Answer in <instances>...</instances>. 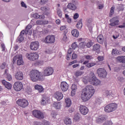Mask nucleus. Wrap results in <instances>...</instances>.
Wrapping results in <instances>:
<instances>
[{"label":"nucleus","mask_w":125,"mask_h":125,"mask_svg":"<svg viewBox=\"0 0 125 125\" xmlns=\"http://www.w3.org/2000/svg\"><path fill=\"white\" fill-rule=\"evenodd\" d=\"M71 47L73 49H76L78 47V44H77V42H73L71 45Z\"/></svg>","instance_id":"a19ab883"},{"label":"nucleus","mask_w":125,"mask_h":125,"mask_svg":"<svg viewBox=\"0 0 125 125\" xmlns=\"http://www.w3.org/2000/svg\"><path fill=\"white\" fill-rule=\"evenodd\" d=\"M72 52H73V49L69 48L68 50L67 53L68 54H72Z\"/></svg>","instance_id":"680f3d73"},{"label":"nucleus","mask_w":125,"mask_h":125,"mask_svg":"<svg viewBox=\"0 0 125 125\" xmlns=\"http://www.w3.org/2000/svg\"><path fill=\"white\" fill-rule=\"evenodd\" d=\"M53 106L56 108V109H60L61 108V104H60V103H56L55 102L53 104Z\"/></svg>","instance_id":"7c9ffc66"},{"label":"nucleus","mask_w":125,"mask_h":125,"mask_svg":"<svg viewBox=\"0 0 125 125\" xmlns=\"http://www.w3.org/2000/svg\"><path fill=\"white\" fill-rule=\"evenodd\" d=\"M66 105L65 107H70L71 106V104H72L71 102V99L70 98H66L65 99Z\"/></svg>","instance_id":"cd10ccee"},{"label":"nucleus","mask_w":125,"mask_h":125,"mask_svg":"<svg viewBox=\"0 0 125 125\" xmlns=\"http://www.w3.org/2000/svg\"><path fill=\"white\" fill-rule=\"evenodd\" d=\"M40 47V43L38 41L30 42L29 47L31 50H38Z\"/></svg>","instance_id":"1a4fd4ad"},{"label":"nucleus","mask_w":125,"mask_h":125,"mask_svg":"<svg viewBox=\"0 0 125 125\" xmlns=\"http://www.w3.org/2000/svg\"><path fill=\"white\" fill-rule=\"evenodd\" d=\"M118 28H122L123 29H125V22L123 23V25L118 26Z\"/></svg>","instance_id":"774afa93"},{"label":"nucleus","mask_w":125,"mask_h":125,"mask_svg":"<svg viewBox=\"0 0 125 125\" xmlns=\"http://www.w3.org/2000/svg\"><path fill=\"white\" fill-rule=\"evenodd\" d=\"M57 14L59 17H60V18L62 17V11H61V10H60V9L59 8H58L57 9Z\"/></svg>","instance_id":"c9c22d12"},{"label":"nucleus","mask_w":125,"mask_h":125,"mask_svg":"<svg viewBox=\"0 0 125 125\" xmlns=\"http://www.w3.org/2000/svg\"><path fill=\"white\" fill-rule=\"evenodd\" d=\"M5 77L6 79H7V80L9 81H10L11 80H12V77L10 74H6V75H5Z\"/></svg>","instance_id":"58836bf2"},{"label":"nucleus","mask_w":125,"mask_h":125,"mask_svg":"<svg viewBox=\"0 0 125 125\" xmlns=\"http://www.w3.org/2000/svg\"><path fill=\"white\" fill-rule=\"evenodd\" d=\"M80 45L82 48H86V45H85V43L84 42H82L80 43Z\"/></svg>","instance_id":"79ce46f5"},{"label":"nucleus","mask_w":125,"mask_h":125,"mask_svg":"<svg viewBox=\"0 0 125 125\" xmlns=\"http://www.w3.org/2000/svg\"><path fill=\"white\" fill-rule=\"evenodd\" d=\"M82 20L83 19H80L76 24L77 28H78V29H79V30H81V29H82V27H83V22H82Z\"/></svg>","instance_id":"a878e982"},{"label":"nucleus","mask_w":125,"mask_h":125,"mask_svg":"<svg viewBox=\"0 0 125 125\" xmlns=\"http://www.w3.org/2000/svg\"><path fill=\"white\" fill-rule=\"evenodd\" d=\"M74 121H79L80 120V115L76 114L74 117Z\"/></svg>","instance_id":"49530a36"},{"label":"nucleus","mask_w":125,"mask_h":125,"mask_svg":"<svg viewBox=\"0 0 125 125\" xmlns=\"http://www.w3.org/2000/svg\"><path fill=\"white\" fill-rule=\"evenodd\" d=\"M76 90H72L71 93V96H75V95L76 94Z\"/></svg>","instance_id":"052dcab7"},{"label":"nucleus","mask_w":125,"mask_h":125,"mask_svg":"<svg viewBox=\"0 0 125 125\" xmlns=\"http://www.w3.org/2000/svg\"><path fill=\"white\" fill-rule=\"evenodd\" d=\"M100 45L99 44H96L93 46V50L96 51L97 53H99L100 52Z\"/></svg>","instance_id":"412c9836"},{"label":"nucleus","mask_w":125,"mask_h":125,"mask_svg":"<svg viewBox=\"0 0 125 125\" xmlns=\"http://www.w3.org/2000/svg\"><path fill=\"white\" fill-rule=\"evenodd\" d=\"M71 58V54H68L66 55V59L67 60H70V59Z\"/></svg>","instance_id":"69168bd1"},{"label":"nucleus","mask_w":125,"mask_h":125,"mask_svg":"<svg viewBox=\"0 0 125 125\" xmlns=\"http://www.w3.org/2000/svg\"><path fill=\"white\" fill-rule=\"evenodd\" d=\"M118 6H117V8L119 10H124V7H123V5H119L118 4Z\"/></svg>","instance_id":"864d4df0"},{"label":"nucleus","mask_w":125,"mask_h":125,"mask_svg":"<svg viewBox=\"0 0 125 125\" xmlns=\"http://www.w3.org/2000/svg\"><path fill=\"white\" fill-rule=\"evenodd\" d=\"M16 60H17V65H19V66H20V65H23L24 62H23L21 55H17L15 56L13 58V63H14Z\"/></svg>","instance_id":"6e6552de"},{"label":"nucleus","mask_w":125,"mask_h":125,"mask_svg":"<svg viewBox=\"0 0 125 125\" xmlns=\"http://www.w3.org/2000/svg\"><path fill=\"white\" fill-rule=\"evenodd\" d=\"M95 63L93 62H90L89 63H87L86 66L87 67V68H91V67H93V66H95Z\"/></svg>","instance_id":"ea45409f"},{"label":"nucleus","mask_w":125,"mask_h":125,"mask_svg":"<svg viewBox=\"0 0 125 125\" xmlns=\"http://www.w3.org/2000/svg\"><path fill=\"white\" fill-rule=\"evenodd\" d=\"M78 58V55L76 54L75 53H73L72 55L71 59L74 60V59H77Z\"/></svg>","instance_id":"c03bdc74"},{"label":"nucleus","mask_w":125,"mask_h":125,"mask_svg":"<svg viewBox=\"0 0 125 125\" xmlns=\"http://www.w3.org/2000/svg\"><path fill=\"white\" fill-rule=\"evenodd\" d=\"M21 5L22 7H24V8H27V5H26V4L24 3V2H23V1L21 2Z\"/></svg>","instance_id":"13d9d810"},{"label":"nucleus","mask_w":125,"mask_h":125,"mask_svg":"<svg viewBox=\"0 0 125 125\" xmlns=\"http://www.w3.org/2000/svg\"><path fill=\"white\" fill-rule=\"evenodd\" d=\"M6 65V63H5V62L3 63L2 65L0 66V68L2 69H4V68H5Z\"/></svg>","instance_id":"e2e57ef3"},{"label":"nucleus","mask_w":125,"mask_h":125,"mask_svg":"<svg viewBox=\"0 0 125 125\" xmlns=\"http://www.w3.org/2000/svg\"><path fill=\"white\" fill-rule=\"evenodd\" d=\"M80 111L82 115H86L88 113V108L84 105H80Z\"/></svg>","instance_id":"4468645a"},{"label":"nucleus","mask_w":125,"mask_h":125,"mask_svg":"<svg viewBox=\"0 0 125 125\" xmlns=\"http://www.w3.org/2000/svg\"><path fill=\"white\" fill-rule=\"evenodd\" d=\"M107 120V116L106 115H101L96 120V122L97 124H102L103 123L104 121H106Z\"/></svg>","instance_id":"a211bd4d"},{"label":"nucleus","mask_w":125,"mask_h":125,"mask_svg":"<svg viewBox=\"0 0 125 125\" xmlns=\"http://www.w3.org/2000/svg\"><path fill=\"white\" fill-rule=\"evenodd\" d=\"M94 94V88L91 85H88L83 89L81 94V99L83 101L86 102L90 99L92 96Z\"/></svg>","instance_id":"f257e3e1"},{"label":"nucleus","mask_w":125,"mask_h":125,"mask_svg":"<svg viewBox=\"0 0 125 125\" xmlns=\"http://www.w3.org/2000/svg\"><path fill=\"white\" fill-rule=\"evenodd\" d=\"M124 57V56H119L117 57V60H118L119 61H120V62H123V58Z\"/></svg>","instance_id":"4d7b16f0"},{"label":"nucleus","mask_w":125,"mask_h":125,"mask_svg":"<svg viewBox=\"0 0 125 125\" xmlns=\"http://www.w3.org/2000/svg\"><path fill=\"white\" fill-rule=\"evenodd\" d=\"M91 46H92V42H88L86 44V47L89 48L91 47Z\"/></svg>","instance_id":"de8ad7c7"},{"label":"nucleus","mask_w":125,"mask_h":125,"mask_svg":"<svg viewBox=\"0 0 125 125\" xmlns=\"http://www.w3.org/2000/svg\"><path fill=\"white\" fill-rule=\"evenodd\" d=\"M117 18L115 17L110 20V22H111L109 25L112 26V27H115V26H117L119 25V23L120 21L119 20H116Z\"/></svg>","instance_id":"2eb2a0df"},{"label":"nucleus","mask_w":125,"mask_h":125,"mask_svg":"<svg viewBox=\"0 0 125 125\" xmlns=\"http://www.w3.org/2000/svg\"><path fill=\"white\" fill-rule=\"evenodd\" d=\"M67 8H69V9H71V10H76V9H77V7L76 6V5L72 3H69L67 5Z\"/></svg>","instance_id":"4be33fe9"},{"label":"nucleus","mask_w":125,"mask_h":125,"mask_svg":"<svg viewBox=\"0 0 125 125\" xmlns=\"http://www.w3.org/2000/svg\"><path fill=\"white\" fill-rule=\"evenodd\" d=\"M99 61H103L104 60V57L103 56H100L98 57Z\"/></svg>","instance_id":"6e6d98bb"},{"label":"nucleus","mask_w":125,"mask_h":125,"mask_svg":"<svg viewBox=\"0 0 125 125\" xmlns=\"http://www.w3.org/2000/svg\"><path fill=\"white\" fill-rule=\"evenodd\" d=\"M35 88L38 90L39 92H42L43 91V87L42 85L37 84L35 86Z\"/></svg>","instance_id":"b1692460"},{"label":"nucleus","mask_w":125,"mask_h":125,"mask_svg":"<svg viewBox=\"0 0 125 125\" xmlns=\"http://www.w3.org/2000/svg\"><path fill=\"white\" fill-rule=\"evenodd\" d=\"M54 98H56L58 101H60L63 99V94L60 92H56L54 95Z\"/></svg>","instance_id":"f3484780"},{"label":"nucleus","mask_w":125,"mask_h":125,"mask_svg":"<svg viewBox=\"0 0 125 125\" xmlns=\"http://www.w3.org/2000/svg\"><path fill=\"white\" fill-rule=\"evenodd\" d=\"M97 39V41H98V42H99L101 44L103 43V42H104V39L103 38V36H102L101 35H100V36H98Z\"/></svg>","instance_id":"bb28decb"},{"label":"nucleus","mask_w":125,"mask_h":125,"mask_svg":"<svg viewBox=\"0 0 125 125\" xmlns=\"http://www.w3.org/2000/svg\"><path fill=\"white\" fill-rule=\"evenodd\" d=\"M71 34L73 37H75V38H78L79 37V35L80 33H79V31L77 29H74L71 31Z\"/></svg>","instance_id":"5701e85b"},{"label":"nucleus","mask_w":125,"mask_h":125,"mask_svg":"<svg viewBox=\"0 0 125 125\" xmlns=\"http://www.w3.org/2000/svg\"><path fill=\"white\" fill-rule=\"evenodd\" d=\"M29 77L31 81L34 83L42 82L43 81V74H41V72L38 70H31L29 74Z\"/></svg>","instance_id":"f03ea898"},{"label":"nucleus","mask_w":125,"mask_h":125,"mask_svg":"<svg viewBox=\"0 0 125 125\" xmlns=\"http://www.w3.org/2000/svg\"><path fill=\"white\" fill-rule=\"evenodd\" d=\"M64 124L65 125H71L72 124V121L69 118H66L64 120Z\"/></svg>","instance_id":"c756f323"},{"label":"nucleus","mask_w":125,"mask_h":125,"mask_svg":"<svg viewBox=\"0 0 125 125\" xmlns=\"http://www.w3.org/2000/svg\"><path fill=\"white\" fill-rule=\"evenodd\" d=\"M61 88L63 92L67 91L69 88V84L66 82H62L61 83Z\"/></svg>","instance_id":"ddd939ff"},{"label":"nucleus","mask_w":125,"mask_h":125,"mask_svg":"<svg viewBox=\"0 0 125 125\" xmlns=\"http://www.w3.org/2000/svg\"><path fill=\"white\" fill-rule=\"evenodd\" d=\"M15 77L18 81H22L24 79L23 73L21 71H19L15 74Z\"/></svg>","instance_id":"dca6fc26"},{"label":"nucleus","mask_w":125,"mask_h":125,"mask_svg":"<svg viewBox=\"0 0 125 125\" xmlns=\"http://www.w3.org/2000/svg\"><path fill=\"white\" fill-rule=\"evenodd\" d=\"M17 104L22 108H26L29 105V103L27 100L25 99H19L17 101Z\"/></svg>","instance_id":"0eeeda50"},{"label":"nucleus","mask_w":125,"mask_h":125,"mask_svg":"<svg viewBox=\"0 0 125 125\" xmlns=\"http://www.w3.org/2000/svg\"><path fill=\"white\" fill-rule=\"evenodd\" d=\"M87 25L88 28H89V24H91L92 22V19L91 18H88L86 20Z\"/></svg>","instance_id":"72a5a7b5"},{"label":"nucleus","mask_w":125,"mask_h":125,"mask_svg":"<svg viewBox=\"0 0 125 125\" xmlns=\"http://www.w3.org/2000/svg\"><path fill=\"white\" fill-rule=\"evenodd\" d=\"M33 18H35V19H39V14H34L33 15Z\"/></svg>","instance_id":"603ef678"},{"label":"nucleus","mask_w":125,"mask_h":125,"mask_svg":"<svg viewBox=\"0 0 125 125\" xmlns=\"http://www.w3.org/2000/svg\"><path fill=\"white\" fill-rule=\"evenodd\" d=\"M2 83L7 89H11V83L6 82L5 80H2Z\"/></svg>","instance_id":"aec40b11"},{"label":"nucleus","mask_w":125,"mask_h":125,"mask_svg":"<svg viewBox=\"0 0 125 125\" xmlns=\"http://www.w3.org/2000/svg\"><path fill=\"white\" fill-rule=\"evenodd\" d=\"M104 111L106 113H111V112H112L111 109L110 108V106H109V104H107L105 106Z\"/></svg>","instance_id":"2f4dec72"},{"label":"nucleus","mask_w":125,"mask_h":125,"mask_svg":"<svg viewBox=\"0 0 125 125\" xmlns=\"http://www.w3.org/2000/svg\"><path fill=\"white\" fill-rule=\"evenodd\" d=\"M85 59L87 60H91V56L89 55H85L84 56Z\"/></svg>","instance_id":"bf43d9fd"},{"label":"nucleus","mask_w":125,"mask_h":125,"mask_svg":"<svg viewBox=\"0 0 125 125\" xmlns=\"http://www.w3.org/2000/svg\"><path fill=\"white\" fill-rule=\"evenodd\" d=\"M98 77L100 79H105L107 77V71L103 68H99L97 70Z\"/></svg>","instance_id":"39448f33"},{"label":"nucleus","mask_w":125,"mask_h":125,"mask_svg":"<svg viewBox=\"0 0 125 125\" xmlns=\"http://www.w3.org/2000/svg\"><path fill=\"white\" fill-rule=\"evenodd\" d=\"M104 93L106 96H109V95H110V91L108 90L105 91Z\"/></svg>","instance_id":"0e129e2a"},{"label":"nucleus","mask_w":125,"mask_h":125,"mask_svg":"<svg viewBox=\"0 0 125 125\" xmlns=\"http://www.w3.org/2000/svg\"><path fill=\"white\" fill-rule=\"evenodd\" d=\"M25 56L29 60H30V61H35V60L39 59V55L38 54V53H32L30 54L26 53Z\"/></svg>","instance_id":"423d86ee"},{"label":"nucleus","mask_w":125,"mask_h":125,"mask_svg":"<svg viewBox=\"0 0 125 125\" xmlns=\"http://www.w3.org/2000/svg\"><path fill=\"white\" fill-rule=\"evenodd\" d=\"M23 41H24V36H21L20 35L18 37L16 42H19V43H21V42H22Z\"/></svg>","instance_id":"c85d7f7f"},{"label":"nucleus","mask_w":125,"mask_h":125,"mask_svg":"<svg viewBox=\"0 0 125 125\" xmlns=\"http://www.w3.org/2000/svg\"><path fill=\"white\" fill-rule=\"evenodd\" d=\"M88 81L91 84H93V85H99L101 83L100 80L96 78L95 75L93 73L89 74L88 77Z\"/></svg>","instance_id":"7ed1b4c3"},{"label":"nucleus","mask_w":125,"mask_h":125,"mask_svg":"<svg viewBox=\"0 0 125 125\" xmlns=\"http://www.w3.org/2000/svg\"><path fill=\"white\" fill-rule=\"evenodd\" d=\"M54 70L51 67H47L43 71L44 76H50L53 74Z\"/></svg>","instance_id":"f8f14e48"},{"label":"nucleus","mask_w":125,"mask_h":125,"mask_svg":"<svg viewBox=\"0 0 125 125\" xmlns=\"http://www.w3.org/2000/svg\"><path fill=\"white\" fill-rule=\"evenodd\" d=\"M32 114L34 117L36 118V119H38V120H43L45 117L44 113L39 110H33L32 111Z\"/></svg>","instance_id":"20e7f679"},{"label":"nucleus","mask_w":125,"mask_h":125,"mask_svg":"<svg viewBox=\"0 0 125 125\" xmlns=\"http://www.w3.org/2000/svg\"><path fill=\"white\" fill-rule=\"evenodd\" d=\"M25 34V35H27V34H28V32H27L26 31L22 30L21 32L20 36H21V37H23V36H24Z\"/></svg>","instance_id":"a18cd8bd"},{"label":"nucleus","mask_w":125,"mask_h":125,"mask_svg":"<svg viewBox=\"0 0 125 125\" xmlns=\"http://www.w3.org/2000/svg\"><path fill=\"white\" fill-rule=\"evenodd\" d=\"M36 24L37 25H42V20H38L37 21H36Z\"/></svg>","instance_id":"09e8293b"},{"label":"nucleus","mask_w":125,"mask_h":125,"mask_svg":"<svg viewBox=\"0 0 125 125\" xmlns=\"http://www.w3.org/2000/svg\"><path fill=\"white\" fill-rule=\"evenodd\" d=\"M108 106H109L110 110H111V112L116 111V110H117V108H118V104L116 103L109 104H108Z\"/></svg>","instance_id":"6ab92c4d"},{"label":"nucleus","mask_w":125,"mask_h":125,"mask_svg":"<svg viewBox=\"0 0 125 125\" xmlns=\"http://www.w3.org/2000/svg\"><path fill=\"white\" fill-rule=\"evenodd\" d=\"M62 40L63 42H67L68 41V37H67V32H64L62 34Z\"/></svg>","instance_id":"473e14b6"},{"label":"nucleus","mask_w":125,"mask_h":125,"mask_svg":"<svg viewBox=\"0 0 125 125\" xmlns=\"http://www.w3.org/2000/svg\"><path fill=\"white\" fill-rule=\"evenodd\" d=\"M113 123L111 121H107L104 123L103 124V125H112Z\"/></svg>","instance_id":"37998d69"},{"label":"nucleus","mask_w":125,"mask_h":125,"mask_svg":"<svg viewBox=\"0 0 125 125\" xmlns=\"http://www.w3.org/2000/svg\"><path fill=\"white\" fill-rule=\"evenodd\" d=\"M71 89L72 90H77V85H76L75 84H72L71 86Z\"/></svg>","instance_id":"8fccbe9b"},{"label":"nucleus","mask_w":125,"mask_h":125,"mask_svg":"<svg viewBox=\"0 0 125 125\" xmlns=\"http://www.w3.org/2000/svg\"><path fill=\"white\" fill-rule=\"evenodd\" d=\"M114 11H115V7H112L110 8V13L109 14L110 17H111V16H112L114 14Z\"/></svg>","instance_id":"4c0bfd02"},{"label":"nucleus","mask_w":125,"mask_h":125,"mask_svg":"<svg viewBox=\"0 0 125 125\" xmlns=\"http://www.w3.org/2000/svg\"><path fill=\"white\" fill-rule=\"evenodd\" d=\"M23 88V83L20 82H15L14 84V89L16 91H20Z\"/></svg>","instance_id":"9b49d317"},{"label":"nucleus","mask_w":125,"mask_h":125,"mask_svg":"<svg viewBox=\"0 0 125 125\" xmlns=\"http://www.w3.org/2000/svg\"><path fill=\"white\" fill-rule=\"evenodd\" d=\"M79 18V14L78 13H75L73 16V19L76 20Z\"/></svg>","instance_id":"5fc2aeb1"},{"label":"nucleus","mask_w":125,"mask_h":125,"mask_svg":"<svg viewBox=\"0 0 125 125\" xmlns=\"http://www.w3.org/2000/svg\"><path fill=\"white\" fill-rule=\"evenodd\" d=\"M47 100H48V98H47V97L43 96L41 102L42 105H45V104H46V102H47Z\"/></svg>","instance_id":"393cba45"},{"label":"nucleus","mask_w":125,"mask_h":125,"mask_svg":"<svg viewBox=\"0 0 125 125\" xmlns=\"http://www.w3.org/2000/svg\"><path fill=\"white\" fill-rule=\"evenodd\" d=\"M44 42L45 43H54L55 42V37L54 36H47L45 37Z\"/></svg>","instance_id":"9d476101"},{"label":"nucleus","mask_w":125,"mask_h":125,"mask_svg":"<svg viewBox=\"0 0 125 125\" xmlns=\"http://www.w3.org/2000/svg\"><path fill=\"white\" fill-rule=\"evenodd\" d=\"M31 28L32 25H28L25 28V31L28 33L29 30H30Z\"/></svg>","instance_id":"3c124183"},{"label":"nucleus","mask_w":125,"mask_h":125,"mask_svg":"<svg viewBox=\"0 0 125 125\" xmlns=\"http://www.w3.org/2000/svg\"><path fill=\"white\" fill-rule=\"evenodd\" d=\"M83 73L82 71H77L76 72L75 75L76 77H80V76H82Z\"/></svg>","instance_id":"e433bc0d"},{"label":"nucleus","mask_w":125,"mask_h":125,"mask_svg":"<svg viewBox=\"0 0 125 125\" xmlns=\"http://www.w3.org/2000/svg\"><path fill=\"white\" fill-rule=\"evenodd\" d=\"M119 53H120L119 52V51L118 50H117L116 49H113L112 52H111V54L112 55H114L116 54H119Z\"/></svg>","instance_id":"f704fd0d"},{"label":"nucleus","mask_w":125,"mask_h":125,"mask_svg":"<svg viewBox=\"0 0 125 125\" xmlns=\"http://www.w3.org/2000/svg\"><path fill=\"white\" fill-rule=\"evenodd\" d=\"M45 17H44V15H39V19H44Z\"/></svg>","instance_id":"338daca9"}]
</instances>
